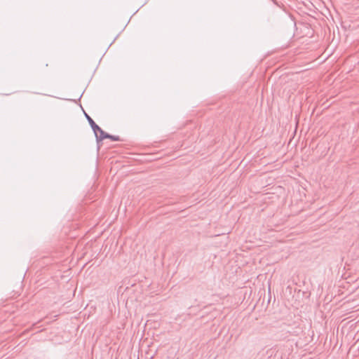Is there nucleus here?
Masks as SVG:
<instances>
[{
    "instance_id": "f257e3e1",
    "label": "nucleus",
    "mask_w": 359,
    "mask_h": 359,
    "mask_svg": "<svg viewBox=\"0 0 359 359\" xmlns=\"http://www.w3.org/2000/svg\"><path fill=\"white\" fill-rule=\"evenodd\" d=\"M85 116L90 125L95 136L97 141L99 142L100 136H102V135H104V130H102L96 124L94 121L90 118V116H88L86 113H85Z\"/></svg>"
},
{
    "instance_id": "f03ea898",
    "label": "nucleus",
    "mask_w": 359,
    "mask_h": 359,
    "mask_svg": "<svg viewBox=\"0 0 359 359\" xmlns=\"http://www.w3.org/2000/svg\"><path fill=\"white\" fill-rule=\"evenodd\" d=\"M107 138L111 139L113 141H119L120 140V138L118 136L111 135H109V134L104 132V135H102V136H100L99 141H102L104 139H107Z\"/></svg>"
}]
</instances>
